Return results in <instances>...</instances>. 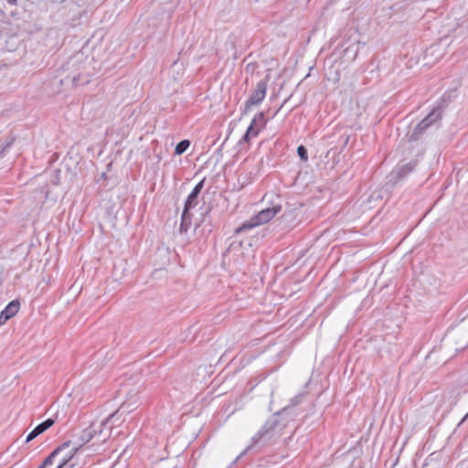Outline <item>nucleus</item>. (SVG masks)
<instances>
[{
	"label": "nucleus",
	"mask_w": 468,
	"mask_h": 468,
	"mask_svg": "<svg viewBox=\"0 0 468 468\" xmlns=\"http://www.w3.org/2000/svg\"><path fill=\"white\" fill-rule=\"evenodd\" d=\"M278 417L279 414L273 415L264 423L261 429L251 438L250 444L244 450L242 454L257 444L261 442L266 443L280 434V431H277L279 425Z\"/></svg>",
	"instance_id": "f257e3e1"
},
{
	"label": "nucleus",
	"mask_w": 468,
	"mask_h": 468,
	"mask_svg": "<svg viewBox=\"0 0 468 468\" xmlns=\"http://www.w3.org/2000/svg\"><path fill=\"white\" fill-rule=\"evenodd\" d=\"M281 210L282 206L280 204H273L271 207H267L261 210L257 215L243 222L241 226L236 229L235 232L239 234L260 225L265 224L272 219Z\"/></svg>",
	"instance_id": "f03ea898"
},
{
	"label": "nucleus",
	"mask_w": 468,
	"mask_h": 468,
	"mask_svg": "<svg viewBox=\"0 0 468 468\" xmlns=\"http://www.w3.org/2000/svg\"><path fill=\"white\" fill-rule=\"evenodd\" d=\"M281 210L282 206L280 204H273L271 207H267L261 210L257 215L243 222L241 226L236 229L235 232L239 234L260 225L265 224L272 219Z\"/></svg>",
	"instance_id": "7ed1b4c3"
},
{
	"label": "nucleus",
	"mask_w": 468,
	"mask_h": 468,
	"mask_svg": "<svg viewBox=\"0 0 468 468\" xmlns=\"http://www.w3.org/2000/svg\"><path fill=\"white\" fill-rule=\"evenodd\" d=\"M58 448H62L59 452L58 464L57 468H72L74 464H69L76 452L80 450L79 441L69 440Z\"/></svg>",
	"instance_id": "20e7f679"
},
{
	"label": "nucleus",
	"mask_w": 468,
	"mask_h": 468,
	"mask_svg": "<svg viewBox=\"0 0 468 468\" xmlns=\"http://www.w3.org/2000/svg\"><path fill=\"white\" fill-rule=\"evenodd\" d=\"M441 117L440 109H433L421 122H420L410 135V141H418L423 132Z\"/></svg>",
	"instance_id": "39448f33"
},
{
	"label": "nucleus",
	"mask_w": 468,
	"mask_h": 468,
	"mask_svg": "<svg viewBox=\"0 0 468 468\" xmlns=\"http://www.w3.org/2000/svg\"><path fill=\"white\" fill-rule=\"evenodd\" d=\"M268 80V77H266L257 83L255 90L245 103L246 111L251 106L259 105L264 100L267 92Z\"/></svg>",
	"instance_id": "423d86ee"
},
{
	"label": "nucleus",
	"mask_w": 468,
	"mask_h": 468,
	"mask_svg": "<svg viewBox=\"0 0 468 468\" xmlns=\"http://www.w3.org/2000/svg\"><path fill=\"white\" fill-rule=\"evenodd\" d=\"M102 435V428H99V425H91L88 429L81 431L80 438L72 439L75 441H79L80 449L89 442L93 437Z\"/></svg>",
	"instance_id": "0eeeda50"
},
{
	"label": "nucleus",
	"mask_w": 468,
	"mask_h": 468,
	"mask_svg": "<svg viewBox=\"0 0 468 468\" xmlns=\"http://www.w3.org/2000/svg\"><path fill=\"white\" fill-rule=\"evenodd\" d=\"M204 181L205 180L203 179L199 183H197L191 191V193L188 195L184 207L185 214H187L192 208L196 207V206L198 204V196L203 188Z\"/></svg>",
	"instance_id": "6e6552de"
},
{
	"label": "nucleus",
	"mask_w": 468,
	"mask_h": 468,
	"mask_svg": "<svg viewBox=\"0 0 468 468\" xmlns=\"http://www.w3.org/2000/svg\"><path fill=\"white\" fill-rule=\"evenodd\" d=\"M138 407L137 395H132L131 398L125 400L116 410L115 416H126L133 412Z\"/></svg>",
	"instance_id": "1a4fd4ad"
},
{
	"label": "nucleus",
	"mask_w": 468,
	"mask_h": 468,
	"mask_svg": "<svg viewBox=\"0 0 468 468\" xmlns=\"http://www.w3.org/2000/svg\"><path fill=\"white\" fill-rule=\"evenodd\" d=\"M54 420L49 418L38 424L33 431L29 432L27 435L26 441H31L35 438H37L38 435L42 434L44 431H46L48 428H50L54 424Z\"/></svg>",
	"instance_id": "9d476101"
},
{
	"label": "nucleus",
	"mask_w": 468,
	"mask_h": 468,
	"mask_svg": "<svg viewBox=\"0 0 468 468\" xmlns=\"http://www.w3.org/2000/svg\"><path fill=\"white\" fill-rule=\"evenodd\" d=\"M125 420V416H115V411L111 414L105 420L101 421L100 424H99V428H102L103 426H106L110 421L116 425V426H119L120 424H122L123 421Z\"/></svg>",
	"instance_id": "9b49d317"
},
{
	"label": "nucleus",
	"mask_w": 468,
	"mask_h": 468,
	"mask_svg": "<svg viewBox=\"0 0 468 468\" xmlns=\"http://www.w3.org/2000/svg\"><path fill=\"white\" fill-rule=\"evenodd\" d=\"M410 170H411V166L410 164L402 165L401 167L398 168L396 171L392 172V174L390 175V176L392 178L389 180V182L392 181L393 178L399 179V178L403 177L405 175L410 173Z\"/></svg>",
	"instance_id": "f8f14e48"
},
{
	"label": "nucleus",
	"mask_w": 468,
	"mask_h": 468,
	"mask_svg": "<svg viewBox=\"0 0 468 468\" xmlns=\"http://www.w3.org/2000/svg\"><path fill=\"white\" fill-rule=\"evenodd\" d=\"M190 224L191 219L189 212L187 214H185V211L183 210L181 217L180 232H186Z\"/></svg>",
	"instance_id": "ddd939ff"
},
{
	"label": "nucleus",
	"mask_w": 468,
	"mask_h": 468,
	"mask_svg": "<svg viewBox=\"0 0 468 468\" xmlns=\"http://www.w3.org/2000/svg\"><path fill=\"white\" fill-rule=\"evenodd\" d=\"M62 448H56L43 462L47 467L54 463V460L59 456V452Z\"/></svg>",
	"instance_id": "4468645a"
},
{
	"label": "nucleus",
	"mask_w": 468,
	"mask_h": 468,
	"mask_svg": "<svg viewBox=\"0 0 468 468\" xmlns=\"http://www.w3.org/2000/svg\"><path fill=\"white\" fill-rule=\"evenodd\" d=\"M189 145H190V142L188 140H183V141L179 142L175 148V154H184L187 150Z\"/></svg>",
	"instance_id": "2eb2a0df"
},
{
	"label": "nucleus",
	"mask_w": 468,
	"mask_h": 468,
	"mask_svg": "<svg viewBox=\"0 0 468 468\" xmlns=\"http://www.w3.org/2000/svg\"><path fill=\"white\" fill-rule=\"evenodd\" d=\"M251 123H253V125H255L256 127H264L265 118L263 112H260L257 115H255L251 121Z\"/></svg>",
	"instance_id": "dca6fc26"
},
{
	"label": "nucleus",
	"mask_w": 468,
	"mask_h": 468,
	"mask_svg": "<svg viewBox=\"0 0 468 468\" xmlns=\"http://www.w3.org/2000/svg\"><path fill=\"white\" fill-rule=\"evenodd\" d=\"M297 154L302 161L306 162L308 160L307 149L303 145L298 146Z\"/></svg>",
	"instance_id": "f3484780"
},
{
	"label": "nucleus",
	"mask_w": 468,
	"mask_h": 468,
	"mask_svg": "<svg viewBox=\"0 0 468 468\" xmlns=\"http://www.w3.org/2000/svg\"><path fill=\"white\" fill-rule=\"evenodd\" d=\"M261 129V127H256L253 123H250L246 132L250 134L251 137H256Z\"/></svg>",
	"instance_id": "a211bd4d"
},
{
	"label": "nucleus",
	"mask_w": 468,
	"mask_h": 468,
	"mask_svg": "<svg viewBox=\"0 0 468 468\" xmlns=\"http://www.w3.org/2000/svg\"><path fill=\"white\" fill-rule=\"evenodd\" d=\"M303 397V393L298 394L297 396H295L294 398H292L291 399L289 406L293 407V406L300 404L302 402Z\"/></svg>",
	"instance_id": "6ab92c4d"
},
{
	"label": "nucleus",
	"mask_w": 468,
	"mask_h": 468,
	"mask_svg": "<svg viewBox=\"0 0 468 468\" xmlns=\"http://www.w3.org/2000/svg\"><path fill=\"white\" fill-rule=\"evenodd\" d=\"M422 468H441V465L438 463L432 462L431 460V461L426 462L423 464Z\"/></svg>",
	"instance_id": "aec40b11"
},
{
	"label": "nucleus",
	"mask_w": 468,
	"mask_h": 468,
	"mask_svg": "<svg viewBox=\"0 0 468 468\" xmlns=\"http://www.w3.org/2000/svg\"><path fill=\"white\" fill-rule=\"evenodd\" d=\"M250 134H249L247 132L245 133V134L242 136V138L240 139L239 141V144H241L242 142H249V140L250 139Z\"/></svg>",
	"instance_id": "412c9836"
},
{
	"label": "nucleus",
	"mask_w": 468,
	"mask_h": 468,
	"mask_svg": "<svg viewBox=\"0 0 468 468\" xmlns=\"http://www.w3.org/2000/svg\"><path fill=\"white\" fill-rule=\"evenodd\" d=\"M79 80H80V76H78V77L74 76V77L72 78V83H73V85H75V86H76V85H78Z\"/></svg>",
	"instance_id": "4be33fe9"
},
{
	"label": "nucleus",
	"mask_w": 468,
	"mask_h": 468,
	"mask_svg": "<svg viewBox=\"0 0 468 468\" xmlns=\"http://www.w3.org/2000/svg\"><path fill=\"white\" fill-rule=\"evenodd\" d=\"M459 468H468V463H462Z\"/></svg>",
	"instance_id": "5701e85b"
},
{
	"label": "nucleus",
	"mask_w": 468,
	"mask_h": 468,
	"mask_svg": "<svg viewBox=\"0 0 468 468\" xmlns=\"http://www.w3.org/2000/svg\"><path fill=\"white\" fill-rule=\"evenodd\" d=\"M37 468H47V466L42 463Z\"/></svg>",
	"instance_id": "b1692460"
},
{
	"label": "nucleus",
	"mask_w": 468,
	"mask_h": 468,
	"mask_svg": "<svg viewBox=\"0 0 468 468\" xmlns=\"http://www.w3.org/2000/svg\"><path fill=\"white\" fill-rule=\"evenodd\" d=\"M16 2V0H8L9 4H15Z\"/></svg>",
	"instance_id": "393cba45"
}]
</instances>
